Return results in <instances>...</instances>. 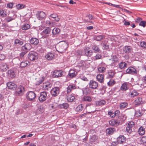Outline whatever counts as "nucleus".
I'll list each match as a JSON object with an SVG mask.
<instances>
[{
    "instance_id": "obj_1",
    "label": "nucleus",
    "mask_w": 146,
    "mask_h": 146,
    "mask_svg": "<svg viewBox=\"0 0 146 146\" xmlns=\"http://www.w3.org/2000/svg\"><path fill=\"white\" fill-rule=\"evenodd\" d=\"M68 46V44L66 42L62 41L59 43L55 46V48L58 52L62 53L65 51Z\"/></svg>"
},
{
    "instance_id": "obj_2",
    "label": "nucleus",
    "mask_w": 146,
    "mask_h": 146,
    "mask_svg": "<svg viewBox=\"0 0 146 146\" xmlns=\"http://www.w3.org/2000/svg\"><path fill=\"white\" fill-rule=\"evenodd\" d=\"M135 125L134 122L133 121H130L127 125L126 131L127 133L130 134L132 132V129Z\"/></svg>"
},
{
    "instance_id": "obj_3",
    "label": "nucleus",
    "mask_w": 146,
    "mask_h": 146,
    "mask_svg": "<svg viewBox=\"0 0 146 146\" xmlns=\"http://www.w3.org/2000/svg\"><path fill=\"white\" fill-rule=\"evenodd\" d=\"M38 54L37 53L34 52H30L28 56V58L31 60H34L37 58Z\"/></svg>"
},
{
    "instance_id": "obj_4",
    "label": "nucleus",
    "mask_w": 146,
    "mask_h": 146,
    "mask_svg": "<svg viewBox=\"0 0 146 146\" xmlns=\"http://www.w3.org/2000/svg\"><path fill=\"white\" fill-rule=\"evenodd\" d=\"M27 98L29 101H31L34 99L36 97L35 94L33 92L29 91L26 94Z\"/></svg>"
},
{
    "instance_id": "obj_5",
    "label": "nucleus",
    "mask_w": 146,
    "mask_h": 146,
    "mask_svg": "<svg viewBox=\"0 0 146 146\" xmlns=\"http://www.w3.org/2000/svg\"><path fill=\"white\" fill-rule=\"evenodd\" d=\"M60 92V88L58 87H56L52 88L50 92L52 96L54 97L57 96Z\"/></svg>"
},
{
    "instance_id": "obj_6",
    "label": "nucleus",
    "mask_w": 146,
    "mask_h": 146,
    "mask_svg": "<svg viewBox=\"0 0 146 146\" xmlns=\"http://www.w3.org/2000/svg\"><path fill=\"white\" fill-rule=\"evenodd\" d=\"M16 91L15 93L17 95L20 96L23 94L24 92V89L23 86L21 85H19L17 87Z\"/></svg>"
},
{
    "instance_id": "obj_7",
    "label": "nucleus",
    "mask_w": 146,
    "mask_h": 146,
    "mask_svg": "<svg viewBox=\"0 0 146 146\" xmlns=\"http://www.w3.org/2000/svg\"><path fill=\"white\" fill-rule=\"evenodd\" d=\"M46 93L45 92H41L40 93V96L38 97V100L41 102L45 101L46 98Z\"/></svg>"
},
{
    "instance_id": "obj_8",
    "label": "nucleus",
    "mask_w": 146,
    "mask_h": 146,
    "mask_svg": "<svg viewBox=\"0 0 146 146\" xmlns=\"http://www.w3.org/2000/svg\"><path fill=\"white\" fill-rule=\"evenodd\" d=\"M92 50H90L89 47H87L84 49L83 52L82 53L81 55H85L88 56L90 57L92 55Z\"/></svg>"
},
{
    "instance_id": "obj_9",
    "label": "nucleus",
    "mask_w": 146,
    "mask_h": 146,
    "mask_svg": "<svg viewBox=\"0 0 146 146\" xmlns=\"http://www.w3.org/2000/svg\"><path fill=\"white\" fill-rule=\"evenodd\" d=\"M132 50V48L130 46H126L123 48V54H127L130 53Z\"/></svg>"
},
{
    "instance_id": "obj_10",
    "label": "nucleus",
    "mask_w": 146,
    "mask_h": 146,
    "mask_svg": "<svg viewBox=\"0 0 146 146\" xmlns=\"http://www.w3.org/2000/svg\"><path fill=\"white\" fill-rule=\"evenodd\" d=\"M31 48V45L29 43H26L21 47V50L27 52Z\"/></svg>"
},
{
    "instance_id": "obj_11",
    "label": "nucleus",
    "mask_w": 146,
    "mask_h": 146,
    "mask_svg": "<svg viewBox=\"0 0 146 146\" xmlns=\"http://www.w3.org/2000/svg\"><path fill=\"white\" fill-rule=\"evenodd\" d=\"M127 73L134 74H136L137 73V71L134 68L130 67L128 68L126 70Z\"/></svg>"
},
{
    "instance_id": "obj_12",
    "label": "nucleus",
    "mask_w": 146,
    "mask_h": 146,
    "mask_svg": "<svg viewBox=\"0 0 146 146\" xmlns=\"http://www.w3.org/2000/svg\"><path fill=\"white\" fill-rule=\"evenodd\" d=\"M89 86L90 88L92 89H96L98 86V83L95 81L90 80L89 83Z\"/></svg>"
},
{
    "instance_id": "obj_13",
    "label": "nucleus",
    "mask_w": 146,
    "mask_h": 146,
    "mask_svg": "<svg viewBox=\"0 0 146 146\" xmlns=\"http://www.w3.org/2000/svg\"><path fill=\"white\" fill-rule=\"evenodd\" d=\"M103 63L101 64V65H100L98 68V71L100 73H104L106 71V66L105 65H103Z\"/></svg>"
},
{
    "instance_id": "obj_14",
    "label": "nucleus",
    "mask_w": 146,
    "mask_h": 146,
    "mask_svg": "<svg viewBox=\"0 0 146 146\" xmlns=\"http://www.w3.org/2000/svg\"><path fill=\"white\" fill-rule=\"evenodd\" d=\"M36 16L38 19L41 20L45 17V15L43 11H38L36 14Z\"/></svg>"
},
{
    "instance_id": "obj_15",
    "label": "nucleus",
    "mask_w": 146,
    "mask_h": 146,
    "mask_svg": "<svg viewBox=\"0 0 146 146\" xmlns=\"http://www.w3.org/2000/svg\"><path fill=\"white\" fill-rule=\"evenodd\" d=\"M7 86L8 88L12 90H15L17 88V86L14 83L9 82L7 83Z\"/></svg>"
},
{
    "instance_id": "obj_16",
    "label": "nucleus",
    "mask_w": 146,
    "mask_h": 146,
    "mask_svg": "<svg viewBox=\"0 0 146 146\" xmlns=\"http://www.w3.org/2000/svg\"><path fill=\"white\" fill-rule=\"evenodd\" d=\"M76 86L74 84H70L67 88L66 92L67 94L70 93L71 91L76 89Z\"/></svg>"
},
{
    "instance_id": "obj_17",
    "label": "nucleus",
    "mask_w": 146,
    "mask_h": 146,
    "mask_svg": "<svg viewBox=\"0 0 146 146\" xmlns=\"http://www.w3.org/2000/svg\"><path fill=\"white\" fill-rule=\"evenodd\" d=\"M119 123L120 121L119 120L112 119L109 121L110 125L112 126H117Z\"/></svg>"
},
{
    "instance_id": "obj_18",
    "label": "nucleus",
    "mask_w": 146,
    "mask_h": 146,
    "mask_svg": "<svg viewBox=\"0 0 146 146\" xmlns=\"http://www.w3.org/2000/svg\"><path fill=\"white\" fill-rule=\"evenodd\" d=\"M115 74V72L114 70H110L108 71L107 73V78H113Z\"/></svg>"
},
{
    "instance_id": "obj_19",
    "label": "nucleus",
    "mask_w": 146,
    "mask_h": 146,
    "mask_svg": "<svg viewBox=\"0 0 146 146\" xmlns=\"http://www.w3.org/2000/svg\"><path fill=\"white\" fill-rule=\"evenodd\" d=\"M126 140V137L123 135H120L117 138V141L119 143L123 144L125 142Z\"/></svg>"
},
{
    "instance_id": "obj_20",
    "label": "nucleus",
    "mask_w": 146,
    "mask_h": 146,
    "mask_svg": "<svg viewBox=\"0 0 146 146\" xmlns=\"http://www.w3.org/2000/svg\"><path fill=\"white\" fill-rule=\"evenodd\" d=\"M63 72L61 70H56L54 71L53 75L55 77H59L62 76Z\"/></svg>"
},
{
    "instance_id": "obj_21",
    "label": "nucleus",
    "mask_w": 146,
    "mask_h": 146,
    "mask_svg": "<svg viewBox=\"0 0 146 146\" xmlns=\"http://www.w3.org/2000/svg\"><path fill=\"white\" fill-rule=\"evenodd\" d=\"M104 75L102 74H98L96 76V78L97 81L101 83H103L104 82Z\"/></svg>"
},
{
    "instance_id": "obj_22",
    "label": "nucleus",
    "mask_w": 146,
    "mask_h": 146,
    "mask_svg": "<svg viewBox=\"0 0 146 146\" xmlns=\"http://www.w3.org/2000/svg\"><path fill=\"white\" fill-rule=\"evenodd\" d=\"M77 74V72L73 70H70L68 73V76L70 78H72L75 77Z\"/></svg>"
},
{
    "instance_id": "obj_23",
    "label": "nucleus",
    "mask_w": 146,
    "mask_h": 146,
    "mask_svg": "<svg viewBox=\"0 0 146 146\" xmlns=\"http://www.w3.org/2000/svg\"><path fill=\"white\" fill-rule=\"evenodd\" d=\"M52 84L49 82H46L44 83L42 85V87L44 89L48 90L49 89L51 88Z\"/></svg>"
},
{
    "instance_id": "obj_24",
    "label": "nucleus",
    "mask_w": 146,
    "mask_h": 146,
    "mask_svg": "<svg viewBox=\"0 0 146 146\" xmlns=\"http://www.w3.org/2000/svg\"><path fill=\"white\" fill-rule=\"evenodd\" d=\"M54 53L49 52L45 56V57L48 60H51L54 58Z\"/></svg>"
},
{
    "instance_id": "obj_25",
    "label": "nucleus",
    "mask_w": 146,
    "mask_h": 146,
    "mask_svg": "<svg viewBox=\"0 0 146 146\" xmlns=\"http://www.w3.org/2000/svg\"><path fill=\"white\" fill-rule=\"evenodd\" d=\"M0 68L2 71H5L9 68V67L6 64L2 63L0 65Z\"/></svg>"
},
{
    "instance_id": "obj_26",
    "label": "nucleus",
    "mask_w": 146,
    "mask_h": 146,
    "mask_svg": "<svg viewBox=\"0 0 146 146\" xmlns=\"http://www.w3.org/2000/svg\"><path fill=\"white\" fill-rule=\"evenodd\" d=\"M115 131V129L113 127H110L107 128L106 131V133L109 135H112Z\"/></svg>"
},
{
    "instance_id": "obj_27",
    "label": "nucleus",
    "mask_w": 146,
    "mask_h": 146,
    "mask_svg": "<svg viewBox=\"0 0 146 146\" xmlns=\"http://www.w3.org/2000/svg\"><path fill=\"white\" fill-rule=\"evenodd\" d=\"M8 74L9 76L11 78H14L15 76V73L12 70H9L8 71Z\"/></svg>"
},
{
    "instance_id": "obj_28",
    "label": "nucleus",
    "mask_w": 146,
    "mask_h": 146,
    "mask_svg": "<svg viewBox=\"0 0 146 146\" xmlns=\"http://www.w3.org/2000/svg\"><path fill=\"white\" fill-rule=\"evenodd\" d=\"M82 91L83 94L86 95L90 94L91 92L90 89L88 87H86L83 88Z\"/></svg>"
},
{
    "instance_id": "obj_29",
    "label": "nucleus",
    "mask_w": 146,
    "mask_h": 146,
    "mask_svg": "<svg viewBox=\"0 0 146 146\" xmlns=\"http://www.w3.org/2000/svg\"><path fill=\"white\" fill-rule=\"evenodd\" d=\"M30 43L34 45H37L39 42V40L36 38H32L30 40Z\"/></svg>"
},
{
    "instance_id": "obj_30",
    "label": "nucleus",
    "mask_w": 146,
    "mask_h": 146,
    "mask_svg": "<svg viewBox=\"0 0 146 146\" xmlns=\"http://www.w3.org/2000/svg\"><path fill=\"white\" fill-rule=\"evenodd\" d=\"M92 100V99L91 97L88 96H84L82 98V100L83 101L90 102Z\"/></svg>"
},
{
    "instance_id": "obj_31",
    "label": "nucleus",
    "mask_w": 146,
    "mask_h": 146,
    "mask_svg": "<svg viewBox=\"0 0 146 146\" xmlns=\"http://www.w3.org/2000/svg\"><path fill=\"white\" fill-rule=\"evenodd\" d=\"M51 30L49 27H46L42 32V35H48L49 34Z\"/></svg>"
},
{
    "instance_id": "obj_32",
    "label": "nucleus",
    "mask_w": 146,
    "mask_h": 146,
    "mask_svg": "<svg viewBox=\"0 0 146 146\" xmlns=\"http://www.w3.org/2000/svg\"><path fill=\"white\" fill-rule=\"evenodd\" d=\"M128 88L127 83H124L122 84L120 89L122 91H126L128 90Z\"/></svg>"
},
{
    "instance_id": "obj_33",
    "label": "nucleus",
    "mask_w": 146,
    "mask_h": 146,
    "mask_svg": "<svg viewBox=\"0 0 146 146\" xmlns=\"http://www.w3.org/2000/svg\"><path fill=\"white\" fill-rule=\"evenodd\" d=\"M135 106H137L141 104L142 103V99L140 97L137 98L134 102Z\"/></svg>"
},
{
    "instance_id": "obj_34",
    "label": "nucleus",
    "mask_w": 146,
    "mask_h": 146,
    "mask_svg": "<svg viewBox=\"0 0 146 146\" xmlns=\"http://www.w3.org/2000/svg\"><path fill=\"white\" fill-rule=\"evenodd\" d=\"M127 66V64L125 62H122L119 64V67L121 69L125 68Z\"/></svg>"
},
{
    "instance_id": "obj_35",
    "label": "nucleus",
    "mask_w": 146,
    "mask_h": 146,
    "mask_svg": "<svg viewBox=\"0 0 146 146\" xmlns=\"http://www.w3.org/2000/svg\"><path fill=\"white\" fill-rule=\"evenodd\" d=\"M139 94V93L136 90H133L131 92H130L129 94V96L132 98L134 97V96H137Z\"/></svg>"
},
{
    "instance_id": "obj_36",
    "label": "nucleus",
    "mask_w": 146,
    "mask_h": 146,
    "mask_svg": "<svg viewBox=\"0 0 146 146\" xmlns=\"http://www.w3.org/2000/svg\"><path fill=\"white\" fill-rule=\"evenodd\" d=\"M145 128L142 126L140 127L138 130V132L141 135H142L145 134Z\"/></svg>"
},
{
    "instance_id": "obj_37",
    "label": "nucleus",
    "mask_w": 146,
    "mask_h": 146,
    "mask_svg": "<svg viewBox=\"0 0 146 146\" xmlns=\"http://www.w3.org/2000/svg\"><path fill=\"white\" fill-rule=\"evenodd\" d=\"M128 105V104L126 102H123L120 103L119 108L120 109H123L125 108Z\"/></svg>"
},
{
    "instance_id": "obj_38",
    "label": "nucleus",
    "mask_w": 146,
    "mask_h": 146,
    "mask_svg": "<svg viewBox=\"0 0 146 146\" xmlns=\"http://www.w3.org/2000/svg\"><path fill=\"white\" fill-rule=\"evenodd\" d=\"M30 26L28 24H24L21 27V29L23 30H27L30 28Z\"/></svg>"
},
{
    "instance_id": "obj_39",
    "label": "nucleus",
    "mask_w": 146,
    "mask_h": 146,
    "mask_svg": "<svg viewBox=\"0 0 146 146\" xmlns=\"http://www.w3.org/2000/svg\"><path fill=\"white\" fill-rule=\"evenodd\" d=\"M69 107V105L67 103H64L59 105V107L61 108L67 109Z\"/></svg>"
},
{
    "instance_id": "obj_40",
    "label": "nucleus",
    "mask_w": 146,
    "mask_h": 146,
    "mask_svg": "<svg viewBox=\"0 0 146 146\" xmlns=\"http://www.w3.org/2000/svg\"><path fill=\"white\" fill-rule=\"evenodd\" d=\"M111 59H110L111 60L113 63H115L117 62L118 59L117 57L115 55H113L111 56Z\"/></svg>"
},
{
    "instance_id": "obj_41",
    "label": "nucleus",
    "mask_w": 146,
    "mask_h": 146,
    "mask_svg": "<svg viewBox=\"0 0 146 146\" xmlns=\"http://www.w3.org/2000/svg\"><path fill=\"white\" fill-rule=\"evenodd\" d=\"M67 99L68 102H72L74 100L75 97L74 96L70 95L68 96Z\"/></svg>"
},
{
    "instance_id": "obj_42",
    "label": "nucleus",
    "mask_w": 146,
    "mask_h": 146,
    "mask_svg": "<svg viewBox=\"0 0 146 146\" xmlns=\"http://www.w3.org/2000/svg\"><path fill=\"white\" fill-rule=\"evenodd\" d=\"M105 38V36L103 35H100L95 37V39L97 41H100Z\"/></svg>"
},
{
    "instance_id": "obj_43",
    "label": "nucleus",
    "mask_w": 146,
    "mask_h": 146,
    "mask_svg": "<svg viewBox=\"0 0 146 146\" xmlns=\"http://www.w3.org/2000/svg\"><path fill=\"white\" fill-rule=\"evenodd\" d=\"M60 31V30L58 28H54L52 31V33L53 35H55L56 34H58Z\"/></svg>"
},
{
    "instance_id": "obj_44",
    "label": "nucleus",
    "mask_w": 146,
    "mask_h": 146,
    "mask_svg": "<svg viewBox=\"0 0 146 146\" xmlns=\"http://www.w3.org/2000/svg\"><path fill=\"white\" fill-rule=\"evenodd\" d=\"M143 82L142 84H141V87L142 88L146 87V76L143 78Z\"/></svg>"
},
{
    "instance_id": "obj_45",
    "label": "nucleus",
    "mask_w": 146,
    "mask_h": 146,
    "mask_svg": "<svg viewBox=\"0 0 146 146\" xmlns=\"http://www.w3.org/2000/svg\"><path fill=\"white\" fill-rule=\"evenodd\" d=\"M93 49L94 50L95 52H100V49L99 48L98 46L96 45H94L92 47Z\"/></svg>"
},
{
    "instance_id": "obj_46",
    "label": "nucleus",
    "mask_w": 146,
    "mask_h": 146,
    "mask_svg": "<svg viewBox=\"0 0 146 146\" xmlns=\"http://www.w3.org/2000/svg\"><path fill=\"white\" fill-rule=\"evenodd\" d=\"M14 43L16 44L22 45L23 44V42L20 40L17 39L15 40Z\"/></svg>"
},
{
    "instance_id": "obj_47",
    "label": "nucleus",
    "mask_w": 146,
    "mask_h": 146,
    "mask_svg": "<svg viewBox=\"0 0 146 146\" xmlns=\"http://www.w3.org/2000/svg\"><path fill=\"white\" fill-rule=\"evenodd\" d=\"M135 115L137 117L141 116L142 115V113L141 112L140 110H136L135 113Z\"/></svg>"
},
{
    "instance_id": "obj_48",
    "label": "nucleus",
    "mask_w": 146,
    "mask_h": 146,
    "mask_svg": "<svg viewBox=\"0 0 146 146\" xmlns=\"http://www.w3.org/2000/svg\"><path fill=\"white\" fill-rule=\"evenodd\" d=\"M28 62L27 61H22L20 64V66L22 68H24L28 65Z\"/></svg>"
},
{
    "instance_id": "obj_49",
    "label": "nucleus",
    "mask_w": 146,
    "mask_h": 146,
    "mask_svg": "<svg viewBox=\"0 0 146 146\" xmlns=\"http://www.w3.org/2000/svg\"><path fill=\"white\" fill-rule=\"evenodd\" d=\"M0 16L3 17H6L7 14L6 13V12L2 9L0 10Z\"/></svg>"
},
{
    "instance_id": "obj_50",
    "label": "nucleus",
    "mask_w": 146,
    "mask_h": 146,
    "mask_svg": "<svg viewBox=\"0 0 146 146\" xmlns=\"http://www.w3.org/2000/svg\"><path fill=\"white\" fill-rule=\"evenodd\" d=\"M14 19L15 18H14L13 17L8 16L6 18L5 20L7 22H9Z\"/></svg>"
},
{
    "instance_id": "obj_51",
    "label": "nucleus",
    "mask_w": 146,
    "mask_h": 146,
    "mask_svg": "<svg viewBox=\"0 0 146 146\" xmlns=\"http://www.w3.org/2000/svg\"><path fill=\"white\" fill-rule=\"evenodd\" d=\"M25 5L23 4H18L16 5V7L17 9H21L24 7Z\"/></svg>"
},
{
    "instance_id": "obj_52",
    "label": "nucleus",
    "mask_w": 146,
    "mask_h": 146,
    "mask_svg": "<svg viewBox=\"0 0 146 146\" xmlns=\"http://www.w3.org/2000/svg\"><path fill=\"white\" fill-rule=\"evenodd\" d=\"M106 101L104 100H101L98 102V104L99 106H103L106 104Z\"/></svg>"
},
{
    "instance_id": "obj_53",
    "label": "nucleus",
    "mask_w": 146,
    "mask_h": 146,
    "mask_svg": "<svg viewBox=\"0 0 146 146\" xmlns=\"http://www.w3.org/2000/svg\"><path fill=\"white\" fill-rule=\"evenodd\" d=\"M115 83V81L114 80H110L108 82V85L109 86H112L114 85Z\"/></svg>"
},
{
    "instance_id": "obj_54",
    "label": "nucleus",
    "mask_w": 146,
    "mask_h": 146,
    "mask_svg": "<svg viewBox=\"0 0 146 146\" xmlns=\"http://www.w3.org/2000/svg\"><path fill=\"white\" fill-rule=\"evenodd\" d=\"M119 119H122L123 121H125L126 119V116L124 114H121L119 117Z\"/></svg>"
},
{
    "instance_id": "obj_55",
    "label": "nucleus",
    "mask_w": 146,
    "mask_h": 146,
    "mask_svg": "<svg viewBox=\"0 0 146 146\" xmlns=\"http://www.w3.org/2000/svg\"><path fill=\"white\" fill-rule=\"evenodd\" d=\"M108 114L110 115V116L111 118L115 117L116 116L115 113H113L112 111H109L108 113Z\"/></svg>"
},
{
    "instance_id": "obj_56",
    "label": "nucleus",
    "mask_w": 146,
    "mask_h": 146,
    "mask_svg": "<svg viewBox=\"0 0 146 146\" xmlns=\"http://www.w3.org/2000/svg\"><path fill=\"white\" fill-rule=\"evenodd\" d=\"M102 47L104 49H108L109 48V45L106 43H103Z\"/></svg>"
},
{
    "instance_id": "obj_57",
    "label": "nucleus",
    "mask_w": 146,
    "mask_h": 146,
    "mask_svg": "<svg viewBox=\"0 0 146 146\" xmlns=\"http://www.w3.org/2000/svg\"><path fill=\"white\" fill-rule=\"evenodd\" d=\"M140 44L141 46L144 48H146V42L145 41H142L140 42Z\"/></svg>"
},
{
    "instance_id": "obj_58",
    "label": "nucleus",
    "mask_w": 146,
    "mask_h": 146,
    "mask_svg": "<svg viewBox=\"0 0 146 146\" xmlns=\"http://www.w3.org/2000/svg\"><path fill=\"white\" fill-rule=\"evenodd\" d=\"M97 139L95 135L92 136L90 138V141L91 142H94L96 141Z\"/></svg>"
},
{
    "instance_id": "obj_59",
    "label": "nucleus",
    "mask_w": 146,
    "mask_h": 146,
    "mask_svg": "<svg viewBox=\"0 0 146 146\" xmlns=\"http://www.w3.org/2000/svg\"><path fill=\"white\" fill-rule=\"evenodd\" d=\"M146 22L144 21H142L139 23V26H142L143 27L145 26V24Z\"/></svg>"
},
{
    "instance_id": "obj_60",
    "label": "nucleus",
    "mask_w": 146,
    "mask_h": 146,
    "mask_svg": "<svg viewBox=\"0 0 146 146\" xmlns=\"http://www.w3.org/2000/svg\"><path fill=\"white\" fill-rule=\"evenodd\" d=\"M82 106L81 105H79L76 108V110L77 111H81L82 110Z\"/></svg>"
},
{
    "instance_id": "obj_61",
    "label": "nucleus",
    "mask_w": 146,
    "mask_h": 146,
    "mask_svg": "<svg viewBox=\"0 0 146 146\" xmlns=\"http://www.w3.org/2000/svg\"><path fill=\"white\" fill-rule=\"evenodd\" d=\"M141 141L143 144L146 143V136H144L142 137L141 139Z\"/></svg>"
},
{
    "instance_id": "obj_62",
    "label": "nucleus",
    "mask_w": 146,
    "mask_h": 146,
    "mask_svg": "<svg viewBox=\"0 0 146 146\" xmlns=\"http://www.w3.org/2000/svg\"><path fill=\"white\" fill-rule=\"evenodd\" d=\"M102 57V56L100 54H98L96 55L95 57V60L100 59Z\"/></svg>"
},
{
    "instance_id": "obj_63",
    "label": "nucleus",
    "mask_w": 146,
    "mask_h": 146,
    "mask_svg": "<svg viewBox=\"0 0 146 146\" xmlns=\"http://www.w3.org/2000/svg\"><path fill=\"white\" fill-rule=\"evenodd\" d=\"M5 58V55L3 54H0V60H3Z\"/></svg>"
},
{
    "instance_id": "obj_64",
    "label": "nucleus",
    "mask_w": 146,
    "mask_h": 146,
    "mask_svg": "<svg viewBox=\"0 0 146 146\" xmlns=\"http://www.w3.org/2000/svg\"><path fill=\"white\" fill-rule=\"evenodd\" d=\"M44 80V78L42 77L41 78L40 80L38 81V84H39L42 83Z\"/></svg>"
}]
</instances>
